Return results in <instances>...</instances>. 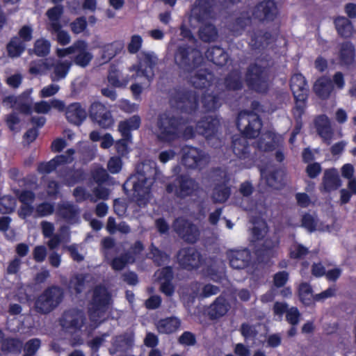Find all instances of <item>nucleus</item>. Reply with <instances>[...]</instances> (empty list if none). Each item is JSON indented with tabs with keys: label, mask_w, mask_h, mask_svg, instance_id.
<instances>
[{
	"label": "nucleus",
	"mask_w": 356,
	"mask_h": 356,
	"mask_svg": "<svg viewBox=\"0 0 356 356\" xmlns=\"http://www.w3.org/2000/svg\"><path fill=\"white\" fill-rule=\"evenodd\" d=\"M174 231L188 243H196L200 236L197 226L184 218H177L173 222Z\"/></svg>",
	"instance_id": "2eb2a0df"
},
{
	"label": "nucleus",
	"mask_w": 356,
	"mask_h": 356,
	"mask_svg": "<svg viewBox=\"0 0 356 356\" xmlns=\"http://www.w3.org/2000/svg\"><path fill=\"white\" fill-rule=\"evenodd\" d=\"M74 151L70 149L66 154H62L56 156L54 159L47 163H42L38 167V170L40 173H49L59 166L72 161V154Z\"/></svg>",
	"instance_id": "c85d7f7f"
},
{
	"label": "nucleus",
	"mask_w": 356,
	"mask_h": 356,
	"mask_svg": "<svg viewBox=\"0 0 356 356\" xmlns=\"http://www.w3.org/2000/svg\"><path fill=\"white\" fill-rule=\"evenodd\" d=\"M251 22V16H249L248 13H242L229 23V30L234 36L241 35Z\"/></svg>",
	"instance_id": "c9c22d12"
},
{
	"label": "nucleus",
	"mask_w": 356,
	"mask_h": 356,
	"mask_svg": "<svg viewBox=\"0 0 356 356\" xmlns=\"http://www.w3.org/2000/svg\"><path fill=\"white\" fill-rule=\"evenodd\" d=\"M312 293V287L309 283L302 282L299 285L298 289V297L305 306H310L314 304Z\"/></svg>",
	"instance_id": "a18cd8bd"
},
{
	"label": "nucleus",
	"mask_w": 356,
	"mask_h": 356,
	"mask_svg": "<svg viewBox=\"0 0 356 356\" xmlns=\"http://www.w3.org/2000/svg\"><path fill=\"white\" fill-rule=\"evenodd\" d=\"M245 81L249 90L259 94H266L269 90V75L266 67L257 63L247 68Z\"/></svg>",
	"instance_id": "39448f33"
},
{
	"label": "nucleus",
	"mask_w": 356,
	"mask_h": 356,
	"mask_svg": "<svg viewBox=\"0 0 356 356\" xmlns=\"http://www.w3.org/2000/svg\"><path fill=\"white\" fill-rule=\"evenodd\" d=\"M280 240L271 237L266 238L263 243L255 248L254 254L259 263L268 264L277 255Z\"/></svg>",
	"instance_id": "dca6fc26"
},
{
	"label": "nucleus",
	"mask_w": 356,
	"mask_h": 356,
	"mask_svg": "<svg viewBox=\"0 0 356 356\" xmlns=\"http://www.w3.org/2000/svg\"><path fill=\"white\" fill-rule=\"evenodd\" d=\"M202 106L206 112H214L222 104L221 93H203L201 99Z\"/></svg>",
	"instance_id": "4c0bfd02"
},
{
	"label": "nucleus",
	"mask_w": 356,
	"mask_h": 356,
	"mask_svg": "<svg viewBox=\"0 0 356 356\" xmlns=\"http://www.w3.org/2000/svg\"><path fill=\"white\" fill-rule=\"evenodd\" d=\"M154 183V177H147L143 173H136L128 179L123 188L125 191L131 188L134 200L141 207L146 205L151 199V188Z\"/></svg>",
	"instance_id": "7ed1b4c3"
},
{
	"label": "nucleus",
	"mask_w": 356,
	"mask_h": 356,
	"mask_svg": "<svg viewBox=\"0 0 356 356\" xmlns=\"http://www.w3.org/2000/svg\"><path fill=\"white\" fill-rule=\"evenodd\" d=\"M174 279L173 268L170 266L163 267L157 277V282H172Z\"/></svg>",
	"instance_id": "052dcab7"
},
{
	"label": "nucleus",
	"mask_w": 356,
	"mask_h": 356,
	"mask_svg": "<svg viewBox=\"0 0 356 356\" xmlns=\"http://www.w3.org/2000/svg\"><path fill=\"white\" fill-rule=\"evenodd\" d=\"M124 48L122 41H115L105 44L102 48V59L104 62L110 60L116 54H119Z\"/></svg>",
	"instance_id": "c03bdc74"
},
{
	"label": "nucleus",
	"mask_w": 356,
	"mask_h": 356,
	"mask_svg": "<svg viewBox=\"0 0 356 356\" xmlns=\"http://www.w3.org/2000/svg\"><path fill=\"white\" fill-rule=\"evenodd\" d=\"M188 123V120L182 117L169 118L161 134L157 135V140L171 142L179 138L185 140L193 139L197 133L196 127L187 125Z\"/></svg>",
	"instance_id": "f03ea898"
},
{
	"label": "nucleus",
	"mask_w": 356,
	"mask_h": 356,
	"mask_svg": "<svg viewBox=\"0 0 356 356\" xmlns=\"http://www.w3.org/2000/svg\"><path fill=\"white\" fill-rule=\"evenodd\" d=\"M214 0H197L193 14L196 20L203 23L210 19L213 12Z\"/></svg>",
	"instance_id": "c756f323"
},
{
	"label": "nucleus",
	"mask_w": 356,
	"mask_h": 356,
	"mask_svg": "<svg viewBox=\"0 0 356 356\" xmlns=\"http://www.w3.org/2000/svg\"><path fill=\"white\" fill-rule=\"evenodd\" d=\"M50 69V60H38L31 63L29 72L33 75H42Z\"/></svg>",
	"instance_id": "864d4df0"
},
{
	"label": "nucleus",
	"mask_w": 356,
	"mask_h": 356,
	"mask_svg": "<svg viewBox=\"0 0 356 356\" xmlns=\"http://www.w3.org/2000/svg\"><path fill=\"white\" fill-rule=\"evenodd\" d=\"M58 213L66 220L73 222L76 220L78 211L70 203H63L58 207Z\"/></svg>",
	"instance_id": "09e8293b"
},
{
	"label": "nucleus",
	"mask_w": 356,
	"mask_h": 356,
	"mask_svg": "<svg viewBox=\"0 0 356 356\" xmlns=\"http://www.w3.org/2000/svg\"><path fill=\"white\" fill-rule=\"evenodd\" d=\"M66 117L72 123L79 124L86 119V111L79 103H73L67 108Z\"/></svg>",
	"instance_id": "ea45409f"
},
{
	"label": "nucleus",
	"mask_w": 356,
	"mask_h": 356,
	"mask_svg": "<svg viewBox=\"0 0 356 356\" xmlns=\"http://www.w3.org/2000/svg\"><path fill=\"white\" fill-rule=\"evenodd\" d=\"M266 184L275 189H280L282 186V172L280 170L269 171L266 175Z\"/></svg>",
	"instance_id": "8fccbe9b"
},
{
	"label": "nucleus",
	"mask_w": 356,
	"mask_h": 356,
	"mask_svg": "<svg viewBox=\"0 0 356 356\" xmlns=\"http://www.w3.org/2000/svg\"><path fill=\"white\" fill-rule=\"evenodd\" d=\"M280 16V10L275 0H261L251 8L252 19L263 24L273 23Z\"/></svg>",
	"instance_id": "0eeeda50"
},
{
	"label": "nucleus",
	"mask_w": 356,
	"mask_h": 356,
	"mask_svg": "<svg viewBox=\"0 0 356 356\" xmlns=\"http://www.w3.org/2000/svg\"><path fill=\"white\" fill-rule=\"evenodd\" d=\"M221 180L216 183L212 199L215 203H224L225 202L231 195V186H229L230 181V177L227 172H220Z\"/></svg>",
	"instance_id": "412c9836"
},
{
	"label": "nucleus",
	"mask_w": 356,
	"mask_h": 356,
	"mask_svg": "<svg viewBox=\"0 0 356 356\" xmlns=\"http://www.w3.org/2000/svg\"><path fill=\"white\" fill-rule=\"evenodd\" d=\"M181 325V321L175 316L160 320L157 323V331L171 334L176 332Z\"/></svg>",
	"instance_id": "a19ab883"
},
{
	"label": "nucleus",
	"mask_w": 356,
	"mask_h": 356,
	"mask_svg": "<svg viewBox=\"0 0 356 356\" xmlns=\"http://www.w3.org/2000/svg\"><path fill=\"white\" fill-rule=\"evenodd\" d=\"M61 326L68 332L80 330L83 325V315L81 311L70 310L64 313L60 319Z\"/></svg>",
	"instance_id": "393cba45"
},
{
	"label": "nucleus",
	"mask_w": 356,
	"mask_h": 356,
	"mask_svg": "<svg viewBox=\"0 0 356 356\" xmlns=\"http://www.w3.org/2000/svg\"><path fill=\"white\" fill-rule=\"evenodd\" d=\"M230 308L229 301L220 295L209 305L207 314L211 320H217L226 315Z\"/></svg>",
	"instance_id": "a878e982"
},
{
	"label": "nucleus",
	"mask_w": 356,
	"mask_h": 356,
	"mask_svg": "<svg viewBox=\"0 0 356 356\" xmlns=\"http://www.w3.org/2000/svg\"><path fill=\"white\" fill-rule=\"evenodd\" d=\"M51 44L49 40L40 38L35 41L34 51L38 56H44L50 51Z\"/></svg>",
	"instance_id": "6e6d98bb"
},
{
	"label": "nucleus",
	"mask_w": 356,
	"mask_h": 356,
	"mask_svg": "<svg viewBox=\"0 0 356 356\" xmlns=\"http://www.w3.org/2000/svg\"><path fill=\"white\" fill-rule=\"evenodd\" d=\"M178 341L181 345L191 346L196 343V338L193 333L185 331L179 337Z\"/></svg>",
	"instance_id": "0e129e2a"
},
{
	"label": "nucleus",
	"mask_w": 356,
	"mask_h": 356,
	"mask_svg": "<svg viewBox=\"0 0 356 356\" xmlns=\"http://www.w3.org/2000/svg\"><path fill=\"white\" fill-rule=\"evenodd\" d=\"M355 61V47L350 41L341 44L339 51V62L340 65L350 67Z\"/></svg>",
	"instance_id": "7c9ffc66"
},
{
	"label": "nucleus",
	"mask_w": 356,
	"mask_h": 356,
	"mask_svg": "<svg viewBox=\"0 0 356 356\" xmlns=\"http://www.w3.org/2000/svg\"><path fill=\"white\" fill-rule=\"evenodd\" d=\"M177 259L182 269L193 270L200 267L202 257L195 248L186 247L182 248L178 251Z\"/></svg>",
	"instance_id": "4468645a"
},
{
	"label": "nucleus",
	"mask_w": 356,
	"mask_h": 356,
	"mask_svg": "<svg viewBox=\"0 0 356 356\" xmlns=\"http://www.w3.org/2000/svg\"><path fill=\"white\" fill-rule=\"evenodd\" d=\"M140 124V117L138 115H133L130 118L119 122L118 131L123 138H131V131L138 129Z\"/></svg>",
	"instance_id": "58836bf2"
},
{
	"label": "nucleus",
	"mask_w": 356,
	"mask_h": 356,
	"mask_svg": "<svg viewBox=\"0 0 356 356\" xmlns=\"http://www.w3.org/2000/svg\"><path fill=\"white\" fill-rule=\"evenodd\" d=\"M90 116L100 127L108 129L114 124L111 112L101 103H93L90 109Z\"/></svg>",
	"instance_id": "a211bd4d"
},
{
	"label": "nucleus",
	"mask_w": 356,
	"mask_h": 356,
	"mask_svg": "<svg viewBox=\"0 0 356 356\" xmlns=\"http://www.w3.org/2000/svg\"><path fill=\"white\" fill-rule=\"evenodd\" d=\"M205 56L209 61L220 67L225 65L229 60L227 51L219 46L209 48L205 52Z\"/></svg>",
	"instance_id": "f704fd0d"
},
{
	"label": "nucleus",
	"mask_w": 356,
	"mask_h": 356,
	"mask_svg": "<svg viewBox=\"0 0 356 356\" xmlns=\"http://www.w3.org/2000/svg\"><path fill=\"white\" fill-rule=\"evenodd\" d=\"M62 298L63 291L60 288L49 287L36 300L35 309L41 313H49L60 304Z\"/></svg>",
	"instance_id": "9d476101"
},
{
	"label": "nucleus",
	"mask_w": 356,
	"mask_h": 356,
	"mask_svg": "<svg viewBox=\"0 0 356 356\" xmlns=\"http://www.w3.org/2000/svg\"><path fill=\"white\" fill-rule=\"evenodd\" d=\"M201 58L200 52L188 44L179 46L175 54L176 64L186 71H191L197 67Z\"/></svg>",
	"instance_id": "f8f14e48"
},
{
	"label": "nucleus",
	"mask_w": 356,
	"mask_h": 356,
	"mask_svg": "<svg viewBox=\"0 0 356 356\" xmlns=\"http://www.w3.org/2000/svg\"><path fill=\"white\" fill-rule=\"evenodd\" d=\"M202 25L199 29V37L201 40L210 42L215 41L218 37V30L211 23H202Z\"/></svg>",
	"instance_id": "37998d69"
},
{
	"label": "nucleus",
	"mask_w": 356,
	"mask_h": 356,
	"mask_svg": "<svg viewBox=\"0 0 356 356\" xmlns=\"http://www.w3.org/2000/svg\"><path fill=\"white\" fill-rule=\"evenodd\" d=\"M120 73L118 71H112L108 76V82L116 87H121L126 86L129 80H122L120 79Z\"/></svg>",
	"instance_id": "680f3d73"
},
{
	"label": "nucleus",
	"mask_w": 356,
	"mask_h": 356,
	"mask_svg": "<svg viewBox=\"0 0 356 356\" xmlns=\"http://www.w3.org/2000/svg\"><path fill=\"white\" fill-rule=\"evenodd\" d=\"M211 73L207 70H200L191 78V83L193 86L197 89L207 88L211 85V81L208 76H211Z\"/></svg>",
	"instance_id": "79ce46f5"
},
{
	"label": "nucleus",
	"mask_w": 356,
	"mask_h": 356,
	"mask_svg": "<svg viewBox=\"0 0 356 356\" xmlns=\"http://www.w3.org/2000/svg\"><path fill=\"white\" fill-rule=\"evenodd\" d=\"M198 187L197 183L187 175H178L173 183H168L165 190L168 193L175 192L176 197L184 199L191 196Z\"/></svg>",
	"instance_id": "9b49d317"
},
{
	"label": "nucleus",
	"mask_w": 356,
	"mask_h": 356,
	"mask_svg": "<svg viewBox=\"0 0 356 356\" xmlns=\"http://www.w3.org/2000/svg\"><path fill=\"white\" fill-rule=\"evenodd\" d=\"M224 86L228 91L241 90L243 87L241 72L238 70H231L224 79Z\"/></svg>",
	"instance_id": "e433bc0d"
},
{
	"label": "nucleus",
	"mask_w": 356,
	"mask_h": 356,
	"mask_svg": "<svg viewBox=\"0 0 356 356\" xmlns=\"http://www.w3.org/2000/svg\"><path fill=\"white\" fill-rule=\"evenodd\" d=\"M63 13V7L56 6L47 11V16L49 20V25L51 31H58L60 29L59 19Z\"/></svg>",
	"instance_id": "49530a36"
},
{
	"label": "nucleus",
	"mask_w": 356,
	"mask_h": 356,
	"mask_svg": "<svg viewBox=\"0 0 356 356\" xmlns=\"http://www.w3.org/2000/svg\"><path fill=\"white\" fill-rule=\"evenodd\" d=\"M122 160L120 157L113 156L111 157L107 164L108 171L112 174L118 173L122 169Z\"/></svg>",
	"instance_id": "338daca9"
},
{
	"label": "nucleus",
	"mask_w": 356,
	"mask_h": 356,
	"mask_svg": "<svg viewBox=\"0 0 356 356\" xmlns=\"http://www.w3.org/2000/svg\"><path fill=\"white\" fill-rule=\"evenodd\" d=\"M72 54H76L74 58V63L83 67L88 65L93 57L88 49V44L83 40L77 41L69 47L56 49V55L59 58Z\"/></svg>",
	"instance_id": "1a4fd4ad"
},
{
	"label": "nucleus",
	"mask_w": 356,
	"mask_h": 356,
	"mask_svg": "<svg viewBox=\"0 0 356 356\" xmlns=\"http://www.w3.org/2000/svg\"><path fill=\"white\" fill-rule=\"evenodd\" d=\"M236 125L243 136H233L232 151L237 158L245 161V167L249 168L254 164V161L250 152L248 139L255 138L259 135L263 126L262 121L258 114L243 111L237 116Z\"/></svg>",
	"instance_id": "f257e3e1"
},
{
	"label": "nucleus",
	"mask_w": 356,
	"mask_h": 356,
	"mask_svg": "<svg viewBox=\"0 0 356 356\" xmlns=\"http://www.w3.org/2000/svg\"><path fill=\"white\" fill-rule=\"evenodd\" d=\"M69 229L67 227L63 226L60 228L59 234L52 235L48 241V246L50 249L56 248L61 242L68 241Z\"/></svg>",
	"instance_id": "3c124183"
},
{
	"label": "nucleus",
	"mask_w": 356,
	"mask_h": 356,
	"mask_svg": "<svg viewBox=\"0 0 356 356\" xmlns=\"http://www.w3.org/2000/svg\"><path fill=\"white\" fill-rule=\"evenodd\" d=\"M181 152V163L186 168L195 169L201 165L204 159V154L201 149L186 145L182 147Z\"/></svg>",
	"instance_id": "4be33fe9"
},
{
	"label": "nucleus",
	"mask_w": 356,
	"mask_h": 356,
	"mask_svg": "<svg viewBox=\"0 0 356 356\" xmlns=\"http://www.w3.org/2000/svg\"><path fill=\"white\" fill-rule=\"evenodd\" d=\"M88 278V276L85 277L82 275L75 276L70 282V288L76 293L81 292L85 287V282Z\"/></svg>",
	"instance_id": "13d9d810"
},
{
	"label": "nucleus",
	"mask_w": 356,
	"mask_h": 356,
	"mask_svg": "<svg viewBox=\"0 0 356 356\" xmlns=\"http://www.w3.org/2000/svg\"><path fill=\"white\" fill-rule=\"evenodd\" d=\"M315 94L321 99H328L334 90L332 79L326 76L319 77L313 87Z\"/></svg>",
	"instance_id": "473e14b6"
},
{
	"label": "nucleus",
	"mask_w": 356,
	"mask_h": 356,
	"mask_svg": "<svg viewBox=\"0 0 356 356\" xmlns=\"http://www.w3.org/2000/svg\"><path fill=\"white\" fill-rule=\"evenodd\" d=\"M314 125L317 134L323 143L326 145H331L334 131L329 118L325 114L318 115L314 120Z\"/></svg>",
	"instance_id": "aec40b11"
},
{
	"label": "nucleus",
	"mask_w": 356,
	"mask_h": 356,
	"mask_svg": "<svg viewBox=\"0 0 356 356\" xmlns=\"http://www.w3.org/2000/svg\"><path fill=\"white\" fill-rule=\"evenodd\" d=\"M300 314L297 307H291L289 309L286 314V320L291 325L296 326L300 321Z\"/></svg>",
	"instance_id": "e2e57ef3"
},
{
	"label": "nucleus",
	"mask_w": 356,
	"mask_h": 356,
	"mask_svg": "<svg viewBox=\"0 0 356 356\" xmlns=\"http://www.w3.org/2000/svg\"><path fill=\"white\" fill-rule=\"evenodd\" d=\"M200 95L191 90H177L170 99L171 106L181 113L192 114L199 108Z\"/></svg>",
	"instance_id": "423d86ee"
},
{
	"label": "nucleus",
	"mask_w": 356,
	"mask_h": 356,
	"mask_svg": "<svg viewBox=\"0 0 356 356\" xmlns=\"http://www.w3.org/2000/svg\"><path fill=\"white\" fill-rule=\"evenodd\" d=\"M33 88L26 90L18 97L9 95L3 100V104L8 108H13L22 113L31 114L33 107V99L31 97Z\"/></svg>",
	"instance_id": "ddd939ff"
},
{
	"label": "nucleus",
	"mask_w": 356,
	"mask_h": 356,
	"mask_svg": "<svg viewBox=\"0 0 356 356\" xmlns=\"http://www.w3.org/2000/svg\"><path fill=\"white\" fill-rule=\"evenodd\" d=\"M22 348V342L16 339H6L1 346L3 351L13 354H19Z\"/></svg>",
	"instance_id": "603ef678"
},
{
	"label": "nucleus",
	"mask_w": 356,
	"mask_h": 356,
	"mask_svg": "<svg viewBox=\"0 0 356 356\" xmlns=\"http://www.w3.org/2000/svg\"><path fill=\"white\" fill-rule=\"evenodd\" d=\"M250 42L252 50H260L270 44L273 35L268 31L255 29L250 32Z\"/></svg>",
	"instance_id": "cd10ccee"
},
{
	"label": "nucleus",
	"mask_w": 356,
	"mask_h": 356,
	"mask_svg": "<svg viewBox=\"0 0 356 356\" xmlns=\"http://www.w3.org/2000/svg\"><path fill=\"white\" fill-rule=\"evenodd\" d=\"M138 65H134L130 68L131 72H134L132 78L144 76L149 80L153 75L152 55L142 52L138 56Z\"/></svg>",
	"instance_id": "6ab92c4d"
},
{
	"label": "nucleus",
	"mask_w": 356,
	"mask_h": 356,
	"mask_svg": "<svg viewBox=\"0 0 356 356\" xmlns=\"http://www.w3.org/2000/svg\"><path fill=\"white\" fill-rule=\"evenodd\" d=\"M290 88L296 102L292 114L298 120H300L305 113L309 92L305 77L301 73L293 74L290 79Z\"/></svg>",
	"instance_id": "20e7f679"
},
{
	"label": "nucleus",
	"mask_w": 356,
	"mask_h": 356,
	"mask_svg": "<svg viewBox=\"0 0 356 356\" xmlns=\"http://www.w3.org/2000/svg\"><path fill=\"white\" fill-rule=\"evenodd\" d=\"M26 44L18 37H13L8 43L6 49L11 58L19 57L25 50Z\"/></svg>",
	"instance_id": "de8ad7c7"
},
{
	"label": "nucleus",
	"mask_w": 356,
	"mask_h": 356,
	"mask_svg": "<svg viewBox=\"0 0 356 356\" xmlns=\"http://www.w3.org/2000/svg\"><path fill=\"white\" fill-rule=\"evenodd\" d=\"M333 23L338 35L344 39L350 38L354 33V27L352 22L344 16H337Z\"/></svg>",
	"instance_id": "72a5a7b5"
},
{
	"label": "nucleus",
	"mask_w": 356,
	"mask_h": 356,
	"mask_svg": "<svg viewBox=\"0 0 356 356\" xmlns=\"http://www.w3.org/2000/svg\"><path fill=\"white\" fill-rule=\"evenodd\" d=\"M110 300L111 296L105 287L99 286L95 289L91 307L89 309V315L92 321H94L96 314L99 316L104 313Z\"/></svg>",
	"instance_id": "f3484780"
},
{
	"label": "nucleus",
	"mask_w": 356,
	"mask_h": 356,
	"mask_svg": "<svg viewBox=\"0 0 356 356\" xmlns=\"http://www.w3.org/2000/svg\"><path fill=\"white\" fill-rule=\"evenodd\" d=\"M15 207V200L9 197H5L0 200V211L1 213H10Z\"/></svg>",
	"instance_id": "774afa93"
},
{
	"label": "nucleus",
	"mask_w": 356,
	"mask_h": 356,
	"mask_svg": "<svg viewBox=\"0 0 356 356\" xmlns=\"http://www.w3.org/2000/svg\"><path fill=\"white\" fill-rule=\"evenodd\" d=\"M40 340L38 339H32L27 341L24 346V356L33 355L40 347Z\"/></svg>",
	"instance_id": "bf43d9fd"
},
{
	"label": "nucleus",
	"mask_w": 356,
	"mask_h": 356,
	"mask_svg": "<svg viewBox=\"0 0 356 356\" xmlns=\"http://www.w3.org/2000/svg\"><path fill=\"white\" fill-rule=\"evenodd\" d=\"M307 248L301 243H296L289 248V257L292 259H302L309 254Z\"/></svg>",
	"instance_id": "5fc2aeb1"
},
{
	"label": "nucleus",
	"mask_w": 356,
	"mask_h": 356,
	"mask_svg": "<svg viewBox=\"0 0 356 356\" xmlns=\"http://www.w3.org/2000/svg\"><path fill=\"white\" fill-rule=\"evenodd\" d=\"M50 60V79L52 81H59L64 79L72 65L70 60H63V58H59L57 60Z\"/></svg>",
	"instance_id": "b1692460"
},
{
	"label": "nucleus",
	"mask_w": 356,
	"mask_h": 356,
	"mask_svg": "<svg viewBox=\"0 0 356 356\" xmlns=\"http://www.w3.org/2000/svg\"><path fill=\"white\" fill-rule=\"evenodd\" d=\"M229 265L234 269H244L251 263L252 255L248 248L232 250L229 254Z\"/></svg>",
	"instance_id": "bb28decb"
},
{
	"label": "nucleus",
	"mask_w": 356,
	"mask_h": 356,
	"mask_svg": "<svg viewBox=\"0 0 356 356\" xmlns=\"http://www.w3.org/2000/svg\"><path fill=\"white\" fill-rule=\"evenodd\" d=\"M301 226L312 233L316 230L317 220L310 213H305L301 218Z\"/></svg>",
	"instance_id": "4d7b16f0"
},
{
	"label": "nucleus",
	"mask_w": 356,
	"mask_h": 356,
	"mask_svg": "<svg viewBox=\"0 0 356 356\" xmlns=\"http://www.w3.org/2000/svg\"><path fill=\"white\" fill-rule=\"evenodd\" d=\"M341 186L339 173L334 168L327 169L322 179L323 191L326 193L337 190Z\"/></svg>",
	"instance_id": "2f4dec72"
},
{
	"label": "nucleus",
	"mask_w": 356,
	"mask_h": 356,
	"mask_svg": "<svg viewBox=\"0 0 356 356\" xmlns=\"http://www.w3.org/2000/svg\"><path fill=\"white\" fill-rule=\"evenodd\" d=\"M220 124V120L216 117L205 116L197 122V131L208 140L217 134Z\"/></svg>",
	"instance_id": "5701e85b"
},
{
	"label": "nucleus",
	"mask_w": 356,
	"mask_h": 356,
	"mask_svg": "<svg viewBox=\"0 0 356 356\" xmlns=\"http://www.w3.org/2000/svg\"><path fill=\"white\" fill-rule=\"evenodd\" d=\"M35 198L34 194L28 191H22L19 195V199L22 205L19 211V215L22 218L34 215L35 217H43L50 215L54 211V207L48 203H42L38 205L34 211L32 203Z\"/></svg>",
	"instance_id": "6e6552de"
},
{
	"label": "nucleus",
	"mask_w": 356,
	"mask_h": 356,
	"mask_svg": "<svg viewBox=\"0 0 356 356\" xmlns=\"http://www.w3.org/2000/svg\"><path fill=\"white\" fill-rule=\"evenodd\" d=\"M322 167L318 162L309 163L306 167L305 172L310 179L316 178L321 172Z\"/></svg>",
	"instance_id": "69168bd1"
}]
</instances>
